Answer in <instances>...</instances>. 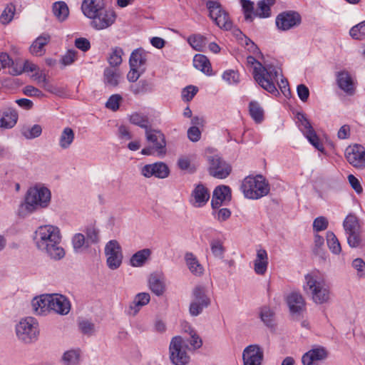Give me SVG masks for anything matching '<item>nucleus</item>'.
I'll return each mask as SVG.
<instances>
[{
  "instance_id": "13",
  "label": "nucleus",
  "mask_w": 365,
  "mask_h": 365,
  "mask_svg": "<svg viewBox=\"0 0 365 365\" xmlns=\"http://www.w3.org/2000/svg\"><path fill=\"white\" fill-rule=\"evenodd\" d=\"M302 21L299 14L294 11H284L276 18L277 27L282 31H287L298 26Z\"/></svg>"
},
{
  "instance_id": "52",
  "label": "nucleus",
  "mask_w": 365,
  "mask_h": 365,
  "mask_svg": "<svg viewBox=\"0 0 365 365\" xmlns=\"http://www.w3.org/2000/svg\"><path fill=\"white\" fill-rule=\"evenodd\" d=\"M86 240L91 246L93 244L98 243L99 239V230L93 226H90L85 230Z\"/></svg>"
},
{
  "instance_id": "32",
  "label": "nucleus",
  "mask_w": 365,
  "mask_h": 365,
  "mask_svg": "<svg viewBox=\"0 0 365 365\" xmlns=\"http://www.w3.org/2000/svg\"><path fill=\"white\" fill-rule=\"evenodd\" d=\"M193 66L207 76L212 75V68L209 59L202 54H196L193 58Z\"/></svg>"
},
{
  "instance_id": "24",
  "label": "nucleus",
  "mask_w": 365,
  "mask_h": 365,
  "mask_svg": "<svg viewBox=\"0 0 365 365\" xmlns=\"http://www.w3.org/2000/svg\"><path fill=\"white\" fill-rule=\"evenodd\" d=\"M51 294H43L40 297H34L31 302V305L34 312L38 315L46 314L50 312Z\"/></svg>"
},
{
  "instance_id": "6",
  "label": "nucleus",
  "mask_w": 365,
  "mask_h": 365,
  "mask_svg": "<svg viewBox=\"0 0 365 365\" xmlns=\"http://www.w3.org/2000/svg\"><path fill=\"white\" fill-rule=\"evenodd\" d=\"M241 190L245 197L259 199L267 195L269 192V185L262 175L246 177L242 182Z\"/></svg>"
},
{
  "instance_id": "2",
  "label": "nucleus",
  "mask_w": 365,
  "mask_h": 365,
  "mask_svg": "<svg viewBox=\"0 0 365 365\" xmlns=\"http://www.w3.org/2000/svg\"><path fill=\"white\" fill-rule=\"evenodd\" d=\"M51 200V192L45 187H34L30 188L19 210L20 215H26L32 212L38 207H46Z\"/></svg>"
},
{
  "instance_id": "55",
  "label": "nucleus",
  "mask_w": 365,
  "mask_h": 365,
  "mask_svg": "<svg viewBox=\"0 0 365 365\" xmlns=\"http://www.w3.org/2000/svg\"><path fill=\"white\" fill-rule=\"evenodd\" d=\"M351 36L354 39L361 40L365 38V21L353 26L349 31Z\"/></svg>"
},
{
  "instance_id": "4",
  "label": "nucleus",
  "mask_w": 365,
  "mask_h": 365,
  "mask_svg": "<svg viewBox=\"0 0 365 365\" xmlns=\"http://www.w3.org/2000/svg\"><path fill=\"white\" fill-rule=\"evenodd\" d=\"M304 292L311 296L316 304H322L329 299L330 292L324 281L317 275L308 274L305 276Z\"/></svg>"
},
{
  "instance_id": "38",
  "label": "nucleus",
  "mask_w": 365,
  "mask_h": 365,
  "mask_svg": "<svg viewBox=\"0 0 365 365\" xmlns=\"http://www.w3.org/2000/svg\"><path fill=\"white\" fill-rule=\"evenodd\" d=\"M72 245L74 252L81 253L84 250L88 249L90 245L86 240L85 235L82 233H76L72 238Z\"/></svg>"
},
{
  "instance_id": "10",
  "label": "nucleus",
  "mask_w": 365,
  "mask_h": 365,
  "mask_svg": "<svg viewBox=\"0 0 365 365\" xmlns=\"http://www.w3.org/2000/svg\"><path fill=\"white\" fill-rule=\"evenodd\" d=\"M209 174L218 179L226 178L232 171L231 165L219 155L207 157Z\"/></svg>"
},
{
  "instance_id": "23",
  "label": "nucleus",
  "mask_w": 365,
  "mask_h": 365,
  "mask_svg": "<svg viewBox=\"0 0 365 365\" xmlns=\"http://www.w3.org/2000/svg\"><path fill=\"white\" fill-rule=\"evenodd\" d=\"M181 327L185 333L189 334V336H183V338L189 341V344L191 345V349L194 350L200 349L202 346V340L192 326L187 322H182L181 323Z\"/></svg>"
},
{
  "instance_id": "12",
  "label": "nucleus",
  "mask_w": 365,
  "mask_h": 365,
  "mask_svg": "<svg viewBox=\"0 0 365 365\" xmlns=\"http://www.w3.org/2000/svg\"><path fill=\"white\" fill-rule=\"evenodd\" d=\"M91 19V26L96 30H103L113 25L116 19V14L112 9L105 6L98 14H94L88 17Z\"/></svg>"
},
{
  "instance_id": "15",
  "label": "nucleus",
  "mask_w": 365,
  "mask_h": 365,
  "mask_svg": "<svg viewBox=\"0 0 365 365\" xmlns=\"http://www.w3.org/2000/svg\"><path fill=\"white\" fill-rule=\"evenodd\" d=\"M145 138L149 143H152L158 156H163L166 153V141L163 133L150 127L145 130Z\"/></svg>"
},
{
  "instance_id": "31",
  "label": "nucleus",
  "mask_w": 365,
  "mask_h": 365,
  "mask_svg": "<svg viewBox=\"0 0 365 365\" xmlns=\"http://www.w3.org/2000/svg\"><path fill=\"white\" fill-rule=\"evenodd\" d=\"M185 260L189 270L192 272V274L196 276H200L203 274V267L192 252L185 253Z\"/></svg>"
},
{
  "instance_id": "56",
  "label": "nucleus",
  "mask_w": 365,
  "mask_h": 365,
  "mask_svg": "<svg viewBox=\"0 0 365 365\" xmlns=\"http://www.w3.org/2000/svg\"><path fill=\"white\" fill-rule=\"evenodd\" d=\"M78 327L81 331L85 335L91 336L96 331L95 324L88 319L79 321Z\"/></svg>"
},
{
  "instance_id": "58",
  "label": "nucleus",
  "mask_w": 365,
  "mask_h": 365,
  "mask_svg": "<svg viewBox=\"0 0 365 365\" xmlns=\"http://www.w3.org/2000/svg\"><path fill=\"white\" fill-rule=\"evenodd\" d=\"M222 78L228 84H237L240 82V75L237 71L227 70L222 74Z\"/></svg>"
},
{
  "instance_id": "36",
  "label": "nucleus",
  "mask_w": 365,
  "mask_h": 365,
  "mask_svg": "<svg viewBox=\"0 0 365 365\" xmlns=\"http://www.w3.org/2000/svg\"><path fill=\"white\" fill-rule=\"evenodd\" d=\"M75 134L73 130L69 128H65L59 138V146L62 149L68 148L74 140Z\"/></svg>"
},
{
  "instance_id": "26",
  "label": "nucleus",
  "mask_w": 365,
  "mask_h": 365,
  "mask_svg": "<svg viewBox=\"0 0 365 365\" xmlns=\"http://www.w3.org/2000/svg\"><path fill=\"white\" fill-rule=\"evenodd\" d=\"M151 250L145 248L134 253L129 260V264L133 267H141L144 266L150 259Z\"/></svg>"
},
{
  "instance_id": "44",
  "label": "nucleus",
  "mask_w": 365,
  "mask_h": 365,
  "mask_svg": "<svg viewBox=\"0 0 365 365\" xmlns=\"http://www.w3.org/2000/svg\"><path fill=\"white\" fill-rule=\"evenodd\" d=\"M189 44L196 51H202L206 45V38L200 34H193L188 37Z\"/></svg>"
},
{
  "instance_id": "49",
  "label": "nucleus",
  "mask_w": 365,
  "mask_h": 365,
  "mask_svg": "<svg viewBox=\"0 0 365 365\" xmlns=\"http://www.w3.org/2000/svg\"><path fill=\"white\" fill-rule=\"evenodd\" d=\"M16 11V6L13 4H8L0 16V21L3 24L11 22Z\"/></svg>"
},
{
  "instance_id": "19",
  "label": "nucleus",
  "mask_w": 365,
  "mask_h": 365,
  "mask_svg": "<svg viewBox=\"0 0 365 365\" xmlns=\"http://www.w3.org/2000/svg\"><path fill=\"white\" fill-rule=\"evenodd\" d=\"M231 200V189L227 185H219L213 191L211 206L212 210L218 209L225 201Z\"/></svg>"
},
{
  "instance_id": "18",
  "label": "nucleus",
  "mask_w": 365,
  "mask_h": 365,
  "mask_svg": "<svg viewBox=\"0 0 365 365\" xmlns=\"http://www.w3.org/2000/svg\"><path fill=\"white\" fill-rule=\"evenodd\" d=\"M50 300V311L61 315H66L70 312L71 304L66 297L58 294H51Z\"/></svg>"
},
{
  "instance_id": "47",
  "label": "nucleus",
  "mask_w": 365,
  "mask_h": 365,
  "mask_svg": "<svg viewBox=\"0 0 365 365\" xmlns=\"http://www.w3.org/2000/svg\"><path fill=\"white\" fill-rule=\"evenodd\" d=\"M130 122L133 125L144 128L145 130L150 127L148 117L138 113L130 115Z\"/></svg>"
},
{
  "instance_id": "16",
  "label": "nucleus",
  "mask_w": 365,
  "mask_h": 365,
  "mask_svg": "<svg viewBox=\"0 0 365 365\" xmlns=\"http://www.w3.org/2000/svg\"><path fill=\"white\" fill-rule=\"evenodd\" d=\"M140 173L148 178L155 176L158 178L164 179L168 177L170 169L165 163L158 162L144 165L140 170Z\"/></svg>"
},
{
  "instance_id": "53",
  "label": "nucleus",
  "mask_w": 365,
  "mask_h": 365,
  "mask_svg": "<svg viewBox=\"0 0 365 365\" xmlns=\"http://www.w3.org/2000/svg\"><path fill=\"white\" fill-rule=\"evenodd\" d=\"M259 317L266 326L269 327L273 326L274 312L269 307H262L260 310Z\"/></svg>"
},
{
  "instance_id": "1",
  "label": "nucleus",
  "mask_w": 365,
  "mask_h": 365,
  "mask_svg": "<svg viewBox=\"0 0 365 365\" xmlns=\"http://www.w3.org/2000/svg\"><path fill=\"white\" fill-rule=\"evenodd\" d=\"M34 240L37 248L51 259L59 260L64 257L65 251L60 245L61 235L58 227L51 225L38 227Z\"/></svg>"
},
{
  "instance_id": "28",
  "label": "nucleus",
  "mask_w": 365,
  "mask_h": 365,
  "mask_svg": "<svg viewBox=\"0 0 365 365\" xmlns=\"http://www.w3.org/2000/svg\"><path fill=\"white\" fill-rule=\"evenodd\" d=\"M19 118L16 110L9 108L3 112L0 119V127L4 129H11L15 126Z\"/></svg>"
},
{
  "instance_id": "37",
  "label": "nucleus",
  "mask_w": 365,
  "mask_h": 365,
  "mask_svg": "<svg viewBox=\"0 0 365 365\" xmlns=\"http://www.w3.org/2000/svg\"><path fill=\"white\" fill-rule=\"evenodd\" d=\"M104 82L109 86L115 87L119 83L120 73L117 69L112 68H106L104 70Z\"/></svg>"
},
{
  "instance_id": "54",
  "label": "nucleus",
  "mask_w": 365,
  "mask_h": 365,
  "mask_svg": "<svg viewBox=\"0 0 365 365\" xmlns=\"http://www.w3.org/2000/svg\"><path fill=\"white\" fill-rule=\"evenodd\" d=\"M214 22L220 28L225 30H230L232 26V23L230 19L229 15L225 11L221 13L220 16L217 17Z\"/></svg>"
},
{
  "instance_id": "39",
  "label": "nucleus",
  "mask_w": 365,
  "mask_h": 365,
  "mask_svg": "<svg viewBox=\"0 0 365 365\" xmlns=\"http://www.w3.org/2000/svg\"><path fill=\"white\" fill-rule=\"evenodd\" d=\"M275 0H262L257 4L258 10L255 13V16L260 18H267L271 15L270 7L274 5Z\"/></svg>"
},
{
  "instance_id": "57",
  "label": "nucleus",
  "mask_w": 365,
  "mask_h": 365,
  "mask_svg": "<svg viewBox=\"0 0 365 365\" xmlns=\"http://www.w3.org/2000/svg\"><path fill=\"white\" fill-rule=\"evenodd\" d=\"M212 253L215 257L222 259L224 257L225 248L220 240H212L210 242Z\"/></svg>"
},
{
  "instance_id": "7",
  "label": "nucleus",
  "mask_w": 365,
  "mask_h": 365,
  "mask_svg": "<svg viewBox=\"0 0 365 365\" xmlns=\"http://www.w3.org/2000/svg\"><path fill=\"white\" fill-rule=\"evenodd\" d=\"M343 227L348 245L353 248L358 247L362 242V227L359 218L354 214H349L343 222Z\"/></svg>"
},
{
  "instance_id": "61",
  "label": "nucleus",
  "mask_w": 365,
  "mask_h": 365,
  "mask_svg": "<svg viewBox=\"0 0 365 365\" xmlns=\"http://www.w3.org/2000/svg\"><path fill=\"white\" fill-rule=\"evenodd\" d=\"M210 305H202V304L191 302L189 307V313L192 317L199 316L203 310Z\"/></svg>"
},
{
  "instance_id": "29",
  "label": "nucleus",
  "mask_w": 365,
  "mask_h": 365,
  "mask_svg": "<svg viewBox=\"0 0 365 365\" xmlns=\"http://www.w3.org/2000/svg\"><path fill=\"white\" fill-rule=\"evenodd\" d=\"M51 36L48 34H43L32 43L29 51L32 55L41 56L44 54L43 47L50 41Z\"/></svg>"
},
{
  "instance_id": "43",
  "label": "nucleus",
  "mask_w": 365,
  "mask_h": 365,
  "mask_svg": "<svg viewBox=\"0 0 365 365\" xmlns=\"http://www.w3.org/2000/svg\"><path fill=\"white\" fill-rule=\"evenodd\" d=\"M148 282L150 290L155 295L161 296L165 292L164 284L156 275H151Z\"/></svg>"
},
{
  "instance_id": "59",
  "label": "nucleus",
  "mask_w": 365,
  "mask_h": 365,
  "mask_svg": "<svg viewBox=\"0 0 365 365\" xmlns=\"http://www.w3.org/2000/svg\"><path fill=\"white\" fill-rule=\"evenodd\" d=\"M214 217L219 222H225L231 216V211L228 208L215 209L212 211Z\"/></svg>"
},
{
  "instance_id": "42",
  "label": "nucleus",
  "mask_w": 365,
  "mask_h": 365,
  "mask_svg": "<svg viewBox=\"0 0 365 365\" xmlns=\"http://www.w3.org/2000/svg\"><path fill=\"white\" fill-rule=\"evenodd\" d=\"M327 242L330 251L335 255H339L341 252V244L335 234L331 231L327 232Z\"/></svg>"
},
{
  "instance_id": "34",
  "label": "nucleus",
  "mask_w": 365,
  "mask_h": 365,
  "mask_svg": "<svg viewBox=\"0 0 365 365\" xmlns=\"http://www.w3.org/2000/svg\"><path fill=\"white\" fill-rule=\"evenodd\" d=\"M52 11L54 16L59 21H64L69 15V9L64 1H56L53 3Z\"/></svg>"
},
{
  "instance_id": "25",
  "label": "nucleus",
  "mask_w": 365,
  "mask_h": 365,
  "mask_svg": "<svg viewBox=\"0 0 365 365\" xmlns=\"http://www.w3.org/2000/svg\"><path fill=\"white\" fill-rule=\"evenodd\" d=\"M106 6L105 0H83L81 4V11L87 18L98 14Z\"/></svg>"
},
{
  "instance_id": "3",
  "label": "nucleus",
  "mask_w": 365,
  "mask_h": 365,
  "mask_svg": "<svg viewBox=\"0 0 365 365\" xmlns=\"http://www.w3.org/2000/svg\"><path fill=\"white\" fill-rule=\"evenodd\" d=\"M281 69L277 68L272 64H265L263 66L258 63V66H255L253 76L257 83L264 90L270 93H278V91L274 83L277 80Z\"/></svg>"
},
{
  "instance_id": "50",
  "label": "nucleus",
  "mask_w": 365,
  "mask_h": 365,
  "mask_svg": "<svg viewBox=\"0 0 365 365\" xmlns=\"http://www.w3.org/2000/svg\"><path fill=\"white\" fill-rule=\"evenodd\" d=\"M240 2L245 20L252 22L253 21L252 15L254 14L255 16V13L254 12V3L250 0H240Z\"/></svg>"
},
{
  "instance_id": "51",
  "label": "nucleus",
  "mask_w": 365,
  "mask_h": 365,
  "mask_svg": "<svg viewBox=\"0 0 365 365\" xmlns=\"http://www.w3.org/2000/svg\"><path fill=\"white\" fill-rule=\"evenodd\" d=\"M123 51L120 47H115L113 48L112 53L108 57V63L112 67L119 66L122 62V55Z\"/></svg>"
},
{
  "instance_id": "48",
  "label": "nucleus",
  "mask_w": 365,
  "mask_h": 365,
  "mask_svg": "<svg viewBox=\"0 0 365 365\" xmlns=\"http://www.w3.org/2000/svg\"><path fill=\"white\" fill-rule=\"evenodd\" d=\"M79 358L80 354L77 351L69 350L63 354L62 361L64 365H78Z\"/></svg>"
},
{
  "instance_id": "27",
  "label": "nucleus",
  "mask_w": 365,
  "mask_h": 365,
  "mask_svg": "<svg viewBox=\"0 0 365 365\" xmlns=\"http://www.w3.org/2000/svg\"><path fill=\"white\" fill-rule=\"evenodd\" d=\"M287 303L292 314H299L305 306L304 298L299 292H292L287 297Z\"/></svg>"
},
{
  "instance_id": "46",
  "label": "nucleus",
  "mask_w": 365,
  "mask_h": 365,
  "mask_svg": "<svg viewBox=\"0 0 365 365\" xmlns=\"http://www.w3.org/2000/svg\"><path fill=\"white\" fill-rule=\"evenodd\" d=\"M42 128L38 124H35L31 127H24L21 130V134L26 139H34L41 135Z\"/></svg>"
},
{
  "instance_id": "11",
  "label": "nucleus",
  "mask_w": 365,
  "mask_h": 365,
  "mask_svg": "<svg viewBox=\"0 0 365 365\" xmlns=\"http://www.w3.org/2000/svg\"><path fill=\"white\" fill-rule=\"evenodd\" d=\"M297 120L299 130L303 133L309 142L318 150L323 152L324 146L320 143L319 137L305 114L298 113L297 114Z\"/></svg>"
},
{
  "instance_id": "30",
  "label": "nucleus",
  "mask_w": 365,
  "mask_h": 365,
  "mask_svg": "<svg viewBox=\"0 0 365 365\" xmlns=\"http://www.w3.org/2000/svg\"><path fill=\"white\" fill-rule=\"evenodd\" d=\"M268 266V257L265 250L260 249L257 252L256 259L254 262L255 272L257 274H264Z\"/></svg>"
},
{
  "instance_id": "20",
  "label": "nucleus",
  "mask_w": 365,
  "mask_h": 365,
  "mask_svg": "<svg viewBox=\"0 0 365 365\" xmlns=\"http://www.w3.org/2000/svg\"><path fill=\"white\" fill-rule=\"evenodd\" d=\"M336 83L339 88L349 96L355 93L354 82L347 71H339L336 73Z\"/></svg>"
},
{
  "instance_id": "41",
  "label": "nucleus",
  "mask_w": 365,
  "mask_h": 365,
  "mask_svg": "<svg viewBox=\"0 0 365 365\" xmlns=\"http://www.w3.org/2000/svg\"><path fill=\"white\" fill-rule=\"evenodd\" d=\"M130 88L135 95L144 94L153 90L151 83L147 80H140L137 83L131 85Z\"/></svg>"
},
{
  "instance_id": "40",
  "label": "nucleus",
  "mask_w": 365,
  "mask_h": 365,
  "mask_svg": "<svg viewBox=\"0 0 365 365\" xmlns=\"http://www.w3.org/2000/svg\"><path fill=\"white\" fill-rule=\"evenodd\" d=\"M249 112L252 118L257 123H261L264 119V110L257 101H251L249 104Z\"/></svg>"
},
{
  "instance_id": "9",
  "label": "nucleus",
  "mask_w": 365,
  "mask_h": 365,
  "mask_svg": "<svg viewBox=\"0 0 365 365\" xmlns=\"http://www.w3.org/2000/svg\"><path fill=\"white\" fill-rule=\"evenodd\" d=\"M106 264L111 270L118 269L123 262V255L119 242L115 240L108 242L105 246Z\"/></svg>"
},
{
  "instance_id": "5",
  "label": "nucleus",
  "mask_w": 365,
  "mask_h": 365,
  "mask_svg": "<svg viewBox=\"0 0 365 365\" xmlns=\"http://www.w3.org/2000/svg\"><path fill=\"white\" fill-rule=\"evenodd\" d=\"M187 339L182 336H175L169 345V358L173 365H188L190 356L188 351H195Z\"/></svg>"
},
{
  "instance_id": "33",
  "label": "nucleus",
  "mask_w": 365,
  "mask_h": 365,
  "mask_svg": "<svg viewBox=\"0 0 365 365\" xmlns=\"http://www.w3.org/2000/svg\"><path fill=\"white\" fill-rule=\"evenodd\" d=\"M202 305H210L211 300L206 293L205 288L202 286H196L192 292V301Z\"/></svg>"
},
{
  "instance_id": "63",
  "label": "nucleus",
  "mask_w": 365,
  "mask_h": 365,
  "mask_svg": "<svg viewBox=\"0 0 365 365\" xmlns=\"http://www.w3.org/2000/svg\"><path fill=\"white\" fill-rule=\"evenodd\" d=\"M198 91V88L194 86H188L183 88L182 97L185 101H190Z\"/></svg>"
},
{
  "instance_id": "62",
  "label": "nucleus",
  "mask_w": 365,
  "mask_h": 365,
  "mask_svg": "<svg viewBox=\"0 0 365 365\" xmlns=\"http://www.w3.org/2000/svg\"><path fill=\"white\" fill-rule=\"evenodd\" d=\"M122 100V97L118 94L112 95L106 103V107L115 111L119 108L120 101Z\"/></svg>"
},
{
  "instance_id": "64",
  "label": "nucleus",
  "mask_w": 365,
  "mask_h": 365,
  "mask_svg": "<svg viewBox=\"0 0 365 365\" xmlns=\"http://www.w3.org/2000/svg\"><path fill=\"white\" fill-rule=\"evenodd\" d=\"M329 225L328 220L325 217L320 216L317 217L313 222V228L315 231L319 232L327 228Z\"/></svg>"
},
{
  "instance_id": "14",
  "label": "nucleus",
  "mask_w": 365,
  "mask_h": 365,
  "mask_svg": "<svg viewBox=\"0 0 365 365\" xmlns=\"http://www.w3.org/2000/svg\"><path fill=\"white\" fill-rule=\"evenodd\" d=\"M345 156L347 161L356 168H365V148L356 144L349 146L345 150Z\"/></svg>"
},
{
  "instance_id": "22",
  "label": "nucleus",
  "mask_w": 365,
  "mask_h": 365,
  "mask_svg": "<svg viewBox=\"0 0 365 365\" xmlns=\"http://www.w3.org/2000/svg\"><path fill=\"white\" fill-rule=\"evenodd\" d=\"M191 197L194 200L192 205L196 207L204 206L210 199L208 189L202 183L197 184L191 193Z\"/></svg>"
},
{
  "instance_id": "17",
  "label": "nucleus",
  "mask_w": 365,
  "mask_h": 365,
  "mask_svg": "<svg viewBox=\"0 0 365 365\" xmlns=\"http://www.w3.org/2000/svg\"><path fill=\"white\" fill-rule=\"evenodd\" d=\"M263 356V351L259 346L250 345L243 351V364L244 365H261Z\"/></svg>"
},
{
  "instance_id": "8",
  "label": "nucleus",
  "mask_w": 365,
  "mask_h": 365,
  "mask_svg": "<svg viewBox=\"0 0 365 365\" xmlns=\"http://www.w3.org/2000/svg\"><path fill=\"white\" fill-rule=\"evenodd\" d=\"M16 333L18 339L26 344L35 341L39 333L38 324L33 317L23 319L16 324Z\"/></svg>"
},
{
  "instance_id": "45",
  "label": "nucleus",
  "mask_w": 365,
  "mask_h": 365,
  "mask_svg": "<svg viewBox=\"0 0 365 365\" xmlns=\"http://www.w3.org/2000/svg\"><path fill=\"white\" fill-rule=\"evenodd\" d=\"M206 6L209 11V16L213 21H215L217 19V17L220 16L221 13L225 11L221 4L216 1H208L206 3Z\"/></svg>"
},
{
  "instance_id": "35",
  "label": "nucleus",
  "mask_w": 365,
  "mask_h": 365,
  "mask_svg": "<svg viewBox=\"0 0 365 365\" xmlns=\"http://www.w3.org/2000/svg\"><path fill=\"white\" fill-rule=\"evenodd\" d=\"M146 63L145 54L142 49L134 50L130 56L129 65L130 68H141Z\"/></svg>"
},
{
  "instance_id": "21",
  "label": "nucleus",
  "mask_w": 365,
  "mask_h": 365,
  "mask_svg": "<svg viewBox=\"0 0 365 365\" xmlns=\"http://www.w3.org/2000/svg\"><path fill=\"white\" fill-rule=\"evenodd\" d=\"M327 357V351L324 347L312 349L306 352L302 358L303 365H317L318 361H322Z\"/></svg>"
},
{
  "instance_id": "60",
  "label": "nucleus",
  "mask_w": 365,
  "mask_h": 365,
  "mask_svg": "<svg viewBox=\"0 0 365 365\" xmlns=\"http://www.w3.org/2000/svg\"><path fill=\"white\" fill-rule=\"evenodd\" d=\"M41 87L45 91L58 96H61L65 93L64 90L62 88H60L54 84L50 83L48 81V80L43 84L41 85Z\"/></svg>"
}]
</instances>
